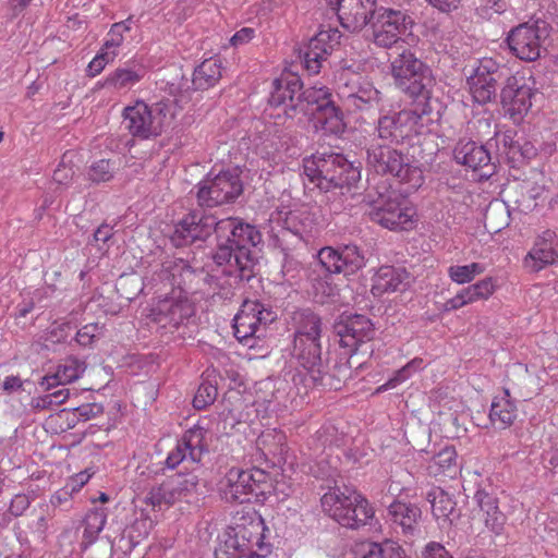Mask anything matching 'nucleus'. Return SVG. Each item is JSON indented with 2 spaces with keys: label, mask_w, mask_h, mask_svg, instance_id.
I'll return each instance as SVG.
<instances>
[{
  "label": "nucleus",
  "mask_w": 558,
  "mask_h": 558,
  "mask_svg": "<svg viewBox=\"0 0 558 558\" xmlns=\"http://www.w3.org/2000/svg\"><path fill=\"white\" fill-rule=\"evenodd\" d=\"M213 232L219 240L215 263L225 267L226 275L250 280L257 263L251 248L263 243V235L255 226L235 217L217 220L215 216L195 209L175 223L170 240L177 247L186 246L205 241Z\"/></svg>",
  "instance_id": "obj_1"
},
{
  "label": "nucleus",
  "mask_w": 558,
  "mask_h": 558,
  "mask_svg": "<svg viewBox=\"0 0 558 558\" xmlns=\"http://www.w3.org/2000/svg\"><path fill=\"white\" fill-rule=\"evenodd\" d=\"M323 510L340 525L359 529L373 518L374 511L368 501L354 488L332 487L322 498Z\"/></svg>",
  "instance_id": "obj_2"
},
{
  "label": "nucleus",
  "mask_w": 558,
  "mask_h": 558,
  "mask_svg": "<svg viewBox=\"0 0 558 558\" xmlns=\"http://www.w3.org/2000/svg\"><path fill=\"white\" fill-rule=\"evenodd\" d=\"M366 154L367 166L376 173L391 174L413 190L423 184L424 177L421 168L411 163L409 158L392 145L371 143Z\"/></svg>",
  "instance_id": "obj_3"
},
{
  "label": "nucleus",
  "mask_w": 558,
  "mask_h": 558,
  "mask_svg": "<svg viewBox=\"0 0 558 558\" xmlns=\"http://www.w3.org/2000/svg\"><path fill=\"white\" fill-rule=\"evenodd\" d=\"M300 95V112L313 116L316 130L333 135L343 133V113L330 99L331 94L327 87L314 85L304 90L302 88Z\"/></svg>",
  "instance_id": "obj_4"
},
{
  "label": "nucleus",
  "mask_w": 558,
  "mask_h": 558,
  "mask_svg": "<svg viewBox=\"0 0 558 558\" xmlns=\"http://www.w3.org/2000/svg\"><path fill=\"white\" fill-rule=\"evenodd\" d=\"M123 117L125 128L133 136L147 140L161 134L173 118V106L170 100H160L151 106L137 101L124 109Z\"/></svg>",
  "instance_id": "obj_5"
},
{
  "label": "nucleus",
  "mask_w": 558,
  "mask_h": 558,
  "mask_svg": "<svg viewBox=\"0 0 558 558\" xmlns=\"http://www.w3.org/2000/svg\"><path fill=\"white\" fill-rule=\"evenodd\" d=\"M396 84L412 97L429 98L435 78L432 70L410 50H403L391 61Z\"/></svg>",
  "instance_id": "obj_6"
},
{
  "label": "nucleus",
  "mask_w": 558,
  "mask_h": 558,
  "mask_svg": "<svg viewBox=\"0 0 558 558\" xmlns=\"http://www.w3.org/2000/svg\"><path fill=\"white\" fill-rule=\"evenodd\" d=\"M270 546L263 541L262 522L238 525L216 548L215 558H266Z\"/></svg>",
  "instance_id": "obj_7"
},
{
  "label": "nucleus",
  "mask_w": 558,
  "mask_h": 558,
  "mask_svg": "<svg viewBox=\"0 0 558 558\" xmlns=\"http://www.w3.org/2000/svg\"><path fill=\"white\" fill-rule=\"evenodd\" d=\"M337 95L349 112L367 111L381 102V93L365 77L351 71L339 74Z\"/></svg>",
  "instance_id": "obj_8"
},
{
  "label": "nucleus",
  "mask_w": 558,
  "mask_h": 558,
  "mask_svg": "<svg viewBox=\"0 0 558 558\" xmlns=\"http://www.w3.org/2000/svg\"><path fill=\"white\" fill-rule=\"evenodd\" d=\"M373 41L381 48H391L411 35L414 21L407 10L380 8L372 16Z\"/></svg>",
  "instance_id": "obj_9"
},
{
  "label": "nucleus",
  "mask_w": 558,
  "mask_h": 558,
  "mask_svg": "<svg viewBox=\"0 0 558 558\" xmlns=\"http://www.w3.org/2000/svg\"><path fill=\"white\" fill-rule=\"evenodd\" d=\"M550 26L543 20L529 21L510 29L507 44L510 51L523 61H535L541 57Z\"/></svg>",
  "instance_id": "obj_10"
},
{
  "label": "nucleus",
  "mask_w": 558,
  "mask_h": 558,
  "mask_svg": "<svg viewBox=\"0 0 558 558\" xmlns=\"http://www.w3.org/2000/svg\"><path fill=\"white\" fill-rule=\"evenodd\" d=\"M268 475L258 468H231L220 483V493L228 502H244L248 495L264 494Z\"/></svg>",
  "instance_id": "obj_11"
},
{
  "label": "nucleus",
  "mask_w": 558,
  "mask_h": 558,
  "mask_svg": "<svg viewBox=\"0 0 558 558\" xmlns=\"http://www.w3.org/2000/svg\"><path fill=\"white\" fill-rule=\"evenodd\" d=\"M242 190V182L235 171H221L198 184L196 198L201 207L213 208L233 202Z\"/></svg>",
  "instance_id": "obj_12"
},
{
  "label": "nucleus",
  "mask_w": 558,
  "mask_h": 558,
  "mask_svg": "<svg viewBox=\"0 0 558 558\" xmlns=\"http://www.w3.org/2000/svg\"><path fill=\"white\" fill-rule=\"evenodd\" d=\"M371 210L368 216L371 220L390 230H407L413 225L414 210L410 207H403L396 197L390 194H379L374 199L371 193L366 196Z\"/></svg>",
  "instance_id": "obj_13"
},
{
  "label": "nucleus",
  "mask_w": 558,
  "mask_h": 558,
  "mask_svg": "<svg viewBox=\"0 0 558 558\" xmlns=\"http://www.w3.org/2000/svg\"><path fill=\"white\" fill-rule=\"evenodd\" d=\"M418 114L412 110H401L393 114H385L378 119L372 143L398 145L403 143L413 132Z\"/></svg>",
  "instance_id": "obj_14"
},
{
  "label": "nucleus",
  "mask_w": 558,
  "mask_h": 558,
  "mask_svg": "<svg viewBox=\"0 0 558 558\" xmlns=\"http://www.w3.org/2000/svg\"><path fill=\"white\" fill-rule=\"evenodd\" d=\"M532 88L523 75H507L500 98L506 112L514 123H520L532 106Z\"/></svg>",
  "instance_id": "obj_15"
},
{
  "label": "nucleus",
  "mask_w": 558,
  "mask_h": 558,
  "mask_svg": "<svg viewBox=\"0 0 558 558\" xmlns=\"http://www.w3.org/2000/svg\"><path fill=\"white\" fill-rule=\"evenodd\" d=\"M320 174L323 175V180H319L318 189L326 192L331 189L350 186L360 179L359 169L353 167V165L340 154L323 156Z\"/></svg>",
  "instance_id": "obj_16"
},
{
  "label": "nucleus",
  "mask_w": 558,
  "mask_h": 558,
  "mask_svg": "<svg viewBox=\"0 0 558 558\" xmlns=\"http://www.w3.org/2000/svg\"><path fill=\"white\" fill-rule=\"evenodd\" d=\"M233 320L235 338L240 342L246 343L258 332L262 325L275 320V314L260 302L247 300L242 304Z\"/></svg>",
  "instance_id": "obj_17"
},
{
  "label": "nucleus",
  "mask_w": 558,
  "mask_h": 558,
  "mask_svg": "<svg viewBox=\"0 0 558 558\" xmlns=\"http://www.w3.org/2000/svg\"><path fill=\"white\" fill-rule=\"evenodd\" d=\"M506 72V69H500L492 59L483 60L469 78L474 100L484 105L494 99L498 82L507 77Z\"/></svg>",
  "instance_id": "obj_18"
},
{
  "label": "nucleus",
  "mask_w": 558,
  "mask_h": 558,
  "mask_svg": "<svg viewBox=\"0 0 558 558\" xmlns=\"http://www.w3.org/2000/svg\"><path fill=\"white\" fill-rule=\"evenodd\" d=\"M318 259L330 274H355L365 265V257L356 245H345L340 250L330 246L318 252Z\"/></svg>",
  "instance_id": "obj_19"
},
{
  "label": "nucleus",
  "mask_w": 558,
  "mask_h": 558,
  "mask_svg": "<svg viewBox=\"0 0 558 558\" xmlns=\"http://www.w3.org/2000/svg\"><path fill=\"white\" fill-rule=\"evenodd\" d=\"M206 433V429L201 426L187 429L178 441L175 448L169 452L166 459L167 466L174 469L186 460L198 463L203 454L208 450L205 441Z\"/></svg>",
  "instance_id": "obj_20"
},
{
  "label": "nucleus",
  "mask_w": 558,
  "mask_h": 558,
  "mask_svg": "<svg viewBox=\"0 0 558 558\" xmlns=\"http://www.w3.org/2000/svg\"><path fill=\"white\" fill-rule=\"evenodd\" d=\"M340 347L348 349V353H356L360 348L371 341L375 336L374 325L363 315L348 317L336 326Z\"/></svg>",
  "instance_id": "obj_21"
},
{
  "label": "nucleus",
  "mask_w": 558,
  "mask_h": 558,
  "mask_svg": "<svg viewBox=\"0 0 558 558\" xmlns=\"http://www.w3.org/2000/svg\"><path fill=\"white\" fill-rule=\"evenodd\" d=\"M340 32L336 28L322 29L311 38L303 53L305 69L311 74H317L322 62L326 60L335 46L340 44Z\"/></svg>",
  "instance_id": "obj_22"
},
{
  "label": "nucleus",
  "mask_w": 558,
  "mask_h": 558,
  "mask_svg": "<svg viewBox=\"0 0 558 558\" xmlns=\"http://www.w3.org/2000/svg\"><path fill=\"white\" fill-rule=\"evenodd\" d=\"M193 314V306L181 296H171L158 301L150 310V318L162 328H178Z\"/></svg>",
  "instance_id": "obj_23"
},
{
  "label": "nucleus",
  "mask_w": 558,
  "mask_h": 558,
  "mask_svg": "<svg viewBox=\"0 0 558 558\" xmlns=\"http://www.w3.org/2000/svg\"><path fill=\"white\" fill-rule=\"evenodd\" d=\"M303 84L300 77L288 75L274 82V90L270 94L268 102L271 107H282L283 113L288 117L300 111L301 89Z\"/></svg>",
  "instance_id": "obj_24"
},
{
  "label": "nucleus",
  "mask_w": 558,
  "mask_h": 558,
  "mask_svg": "<svg viewBox=\"0 0 558 558\" xmlns=\"http://www.w3.org/2000/svg\"><path fill=\"white\" fill-rule=\"evenodd\" d=\"M456 161L473 171H482V178H489L494 172L492 157L485 146L473 141H459L453 150Z\"/></svg>",
  "instance_id": "obj_25"
},
{
  "label": "nucleus",
  "mask_w": 558,
  "mask_h": 558,
  "mask_svg": "<svg viewBox=\"0 0 558 558\" xmlns=\"http://www.w3.org/2000/svg\"><path fill=\"white\" fill-rule=\"evenodd\" d=\"M376 0H344L339 9L338 19L342 27L350 32L361 31L374 16Z\"/></svg>",
  "instance_id": "obj_26"
},
{
  "label": "nucleus",
  "mask_w": 558,
  "mask_h": 558,
  "mask_svg": "<svg viewBox=\"0 0 558 558\" xmlns=\"http://www.w3.org/2000/svg\"><path fill=\"white\" fill-rule=\"evenodd\" d=\"M387 497L383 498V504H387L388 519L391 524L396 530L400 529L404 535H413L422 517L421 509L414 504L399 499L388 502Z\"/></svg>",
  "instance_id": "obj_27"
},
{
  "label": "nucleus",
  "mask_w": 558,
  "mask_h": 558,
  "mask_svg": "<svg viewBox=\"0 0 558 558\" xmlns=\"http://www.w3.org/2000/svg\"><path fill=\"white\" fill-rule=\"evenodd\" d=\"M86 371V363L83 360H78L75 356H69L57 366L53 375H47L43 377L40 386L49 391L54 386L66 385L73 383L82 377Z\"/></svg>",
  "instance_id": "obj_28"
},
{
  "label": "nucleus",
  "mask_w": 558,
  "mask_h": 558,
  "mask_svg": "<svg viewBox=\"0 0 558 558\" xmlns=\"http://www.w3.org/2000/svg\"><path fill=\"white\" fill-rule=\"evenodd\" d=\"M153 280L167 281L171 287L184 290L192 284L196 277L195 271L183 259H168L161 264V268L155 274Z\"/></svg>",
  "instance_id": "obj_29"
},
{
  "label": "nucleus",
  "mask_w": 558,
  "mask_h": 558,
  "mask_svg": "<svg viewBox=\"0 0 558 558\" xmlns=\"http://www.w3.org/2000/svg\"><path fill=\"white\" fill-rule=\"evenodd\" d=\"M409 276L404 269L383 266L373 278L372 293L381 296L385 293L401 291L408 284Z\"/></svg>",
  "instance_id": "obj_30"
},
{
  "label": "nucleus",
  "mask_w": 558,
  "mask_h": 558,
  "mask_svg": "<svg viewBox=\"0 0 558 558\" xmlns=\"http://www.w3.org/2000/svg\"><path fill=\"white\" fill-rule=\"evenodd\" d=\"M293 356L298 363L307 372L308 378L313 371L318 369L324 363L320 339L303 340L294 339Z\"/></svg>",
  "instance_id": "obj_31"
},
{
  "label": "nucleus",
  "mask_w": 558,
  "mask_h": 558,
  "mask_svg": "<svg viewBox=\"0 0 558 558\" xmlns=\"http://www.w3.org/2000/svg\"><path fill=\"white\" fill-rule=\"evenodd\" d=\"M432 511L441 527L450 526L459 518L456 501L440 487H433L427 494Z\"/></svg>",
  "instance_id": "obj_32"
},
{
  "label": "nucleus",
  "mask_w": 558,
  "mask_h": 558,
  "mask_svg": "<svg viewBox=\"0 0 558 558\" xmlns=\"http://www.w3.org/2000/svg\"><path fill=\"white\" fill-rule=\"evenodd\" d=\"M350 367L347 364H335L330 371L326 364L313 371L308 378L313 385L328 390H340L350 376Z\"/></svg>",
  "instance_id": "obj_33"
},
{
  "label": "nucleus",
  "mask_w": 558,
  "mask_h": 558,
  "mask_svg": "<svg viewBox=\"0 0 558 558\" xmlns=\"http://www.w3.org/2000/svg\"><path fill=\"white\" fill-rule=\"evenodd\" d=\"M350 367L347 364H335L330 371L326 364L313 371L308 378L313 385L328 390H340L350 376Z\"/></svg>",
  "instance_id": "obj_34"
},
{
  "label": "nucleus",
  "mask_w": 558,
  "mask_h": 558,
  "mask_svg": "<svg viewBox=\"0 0 558 558\" xmlns=\"http://www.w3.org/2000/svg\"><path fill=\"white\" fill-rule=\"evenodd\" d=\"M476 497L480 506V519L490 532L499 535L504 530L506 515L499 510L497 499L481 492Z\"/></svg>",
  "instance_id": "obj_35"
},
{
  "label": "nucleus",
  "mask_w": 558,
  "mask_h": 558,
  "mask_svg": "<svg viewBox=\"0 0 558 558\" xmlns=\"http://www.w3.org/2000/svg\"><path fill=\"white\" fill-rule=\"evenodd\" d=\"M293 323L295 328L294 339L302 338L306 341L308 339H322V318L311 310L295 312L293 315Z\"/></svg>",
  "instance_id": "obj_36"
},
{
  "label": "nucleus",
  "mask_w": 558,
  "mask_h": 558,
  "mask_svg": "<svg viewBox=\"0 0 558 558\" xmlns=\"http://www.w3.org/2000/svg\"><path fill=\"white\" fill-rule=\"evenodd\" d=\"M489 418L493 425L498 428H506L513 424L517 418V407L510 399L508 389L504 390L502 396L495 397L490 407Z\"/></svg>",
  "instance_id": "obj_37"
},
{
  "label": "nucleus",
  "mask_w": 558,
  "mask_h": 558,
  "mask_svg": "<svg viewBox=\"0 0 558 558\" xmlns=\"http://www.w3.org/2000/svg\"><path fill=\"white\" fill-rule=\"evenodd\" d=\"M144 76L142 68H118L107 75L104 82L99 83L101 87L112 90H129L136 85Z\"/></svg>",
  "instance_id": "obj_38"
},
{
  "label": "nucleus",
  "mask_w": 558,
  "mask_h": 558,
  "mask_svg": "<svg viewBox=\"0 0 558 558\" xmlns=\"http://www.w3.org/2000/svg\"><path fill=\"white\" fill-rule=\"evenodd\" d=\"M355 558H407V555L403 548L393 542H367L357 546Z\"/></svg>",
  "instance_id": "obj_39"
},
{
  "label": "nucleus",
  "mask_w": 558,
  "mask_h": 558,
  "mask_svg": "<svg viewBox=\"0 0 558 558\" xmlns=\"http://www.w3.org/2000/svg\"><path fill=\"white\" fill-rule=\"evenodd\" d=\"M221 77V65L218 60L209 59L202 62L194 71L193 84L197 89L214 86Z\"/></svg>",
  "instance_id": "obj_40"
},
{
  "label": "nucleus",
  "mask_w": 558,
  "mask_h": 558,
  "mask_svg": "<svg viewBox=\"0 0 558 558\" xmlns=\"http://www.w3.org/2000/svg\"><path fill=\"white\" fill-rule=\"evenodd\" d=\"M313 220L306 211H290L284 219L282 239L295 235L303 241L312 230Z\"/></svg>",
  "instance_id": "obj_41"
},
{
  "label": "nucleus",
  "mask_w": 558,
  "mask_h": 558,
  "mask_svg": "<svg viewBox=\"0 0 558 558\" xmlns=\"http://www.w3.org/2000/svg\"><path fill=\"white\" fill-rule=\"evenodd\" d=\"M558 259V247L548 243H535L525 258V264L533 271H538Z\"/></svg>",
  "instance_id": "obj_42"
},
{
  "label": "nucleus",
  "mask_w": 558,
  "mask_h": 558,
  "mask_svg": "<svg viewBox=\"0 0 558 558\" xmlns=\"http://www.w3.org/2000/svg\"><path fill=\"white\" fill-rule=\"evenodd\" d=\"M131 23L132 17H129L124 21L112 24L100 50L104 52H112L113 59H116L119 54V48L125 39L124 34L131 31Z\"/></svg>",
  "instance_id": "obj_43"
},
{
  "label": "nucleus",
  "mask_w": 558,
  "mask_h": 558,
  "mask_svg": "<svg viewBox=\"0 0 558 558\" xmlns=\"http://www.w3.org/2000/svg\"><path fill=\"white\" fill-rule=\"evenodd\" d=\"M457 452L453 447H446L440 450L432 460L429 471L434 475L452 476L457 470Z\"/></svg>",
  "instance_id": "obj_44"
},
{
  "label": "nucleus",
  "mask_w": 558,
  "mask_h": 558,
  "mask_svg": "<svg viewBox=\"0 0 558 558\" xmlns=\"http://www.w3.org/2000/svg\"><path fill=\"white\" fill-rule=\"evenodd\" d=\"M177 496L171 481L163 482L157 487H153L146 496V502L153 508L169 507L177 502Z\"/></svg>",
  "instance_id": "obj_45"
},
{
  "label": "nucleus",
  "mask_w": 558,
  "mask_h": 558,
  "mask_svg": "<svg viewBox=\"0 0 558 558\" xmlns=\"http://www.w3.org/2000/svg\"><path fill=\"white\" fill-rule=\"evenodd\" d=\"M83 524V542L86 545H90L97 539L98 534L102 531L106 524V514L102 510L90 511L85 515Z\"/></svg>",
  "instance_id": "obj_46"
},
{
  "label": "nucleus",
  "mask_w": 558,
  "mask_h": 558,
  "mask_svg": "<svg viewBox=\"0 0 558 558\" xmlns=\"http://www.w3.org/2000/svg\"><path fill=\"white\" fill-rule=\"evenodd\" d=\"M178 501L197 493L199 478L195 473L177 474L171 480Z\"/></svg>",
  "instance_id": "obj_47"
},
{
  "label": "nucleus",
  "mask_w": 558,
  "mask_h": 558,
  "mask_svg": "<svg viewBox=\"0 0 558 558\" xmlns=\"http://www.w3.org/2000/svg\"><path fill=\"white\" fill-rule=\"evenodd\" d=\"M485 271L484 265L471 263L469 265H453L448 268L449 278L458 283L464 284L471 282L476 276Z\"/></svg>",
  "instance_id": "obj_48"
},
{
  "label": "nucleus",
  "mask_w": 558,
  "mask_h": 558,
  "mask_svg": "<svg viewBox=\"0 0 558 558\" xmlns=\"http://www.w3.org/2000/svg\"><path fill=\"white\" fill-rule=\"evenodd\" d=\"M70 397L68 388H61L44 396L33 399V407L37 410L54 409L56 407L64 403Z\"/></svg>",
  "instance_id": "obj_49"
},
{
  "label": "nucleus",
  "mask_w": 558,
  "mask_h": 558,
  "mask_svg": "<svg viewBox=\"0 0 558 558\" xmlns=\"http://www.w3.org/2000/svg\"><path fill=\"white\" fill-rule=\"evenodd\" d=\"M218 395L217 387L209 381H203L193 399L195 409L202 410L215 402Z\"/></svg>",
  "instance_id": "obj_50"
},
{
  "label": "nucleus",
  "mask_w": 558,
  "mask_h": 558,
  "mask_svg": "<svg viewBox=\"0 0 558 558\" xmlns=\"http://www.w3.org/2000/svg\"><path fill=\"white\" fill-rule=\"evenodd\" d=\"M480 301L473 284L464 288L446 302L447 310H458L464 305Z\"/></svg>",
  "instance_id": "obj_51"
},
{
  "label": "nucleus",
  "mask_w": 558,
  "mask_h": 558,
  "mask_svg": "<svg viewBox=\"0 0 558 558\" xmlns=\"http://www.w3.org/2000/svg\"><path fill=\"white\" fill-rule=\"evenodd\" d=\"M102 333V326L92 323L83 326L76 331L75 340L81 347H88L94 343Z\"/></svg>",
  "instance_id": "obj_52"
},
{
  "label": "nucleus",
  "mask_w": 558,
  "mask_h": 558,
  "mask_svg": "<svg viewBox=\"0 0 558 558\" xmlns=\"http://www.w3.org/2000/svg\"><path fill=\"white\" fill-rule=\"evenodd\" d=\"M88 175L94 182H107L113 177V167L109 160H98L92 165Z\"/></svg>",
  "instance_id": "obj_53"
},
{
  "label": "nucleus",
  "mask_w": 558,
  "mask_h": 558,
  "mask_svg": "<svg viewBox=\"0 0 558 558\" xmlns=\"http://www.w3.org/2000/svg\"><path fill=\"white\" fill-rule=\"evenodd\" d=\"M73 329L70 323H56L48 329L46 340L52 343L63 342L71 336Z\"/></svg>",
  "instance_id": "obj_54"
},
{
  "label": "nucleus",
  "mask_w": 558,
  "mask_h": 558,
  "mask_svg": "<svg viewBox=\"0 0 558 558\" xmlns=\"http://www.w3.org/2000/svg\"><path fill=\"white\" fill-rule=\"evenodd\" d=\"M323 166V156H313L312 158L304 160V174L308 178V180L316 184L318 187L319 180H323V175L320 174V169Z\"/></svg>",
  "instance_id": "obj_55"
},
{
  "label": "nucleus",
  "mask_w": 558,
  "mask_h": 558,
  "mask_svg": "<svg viewBox=\"0 0 558 558\" xmlns=\"http://www.w3.org/2000/svg\"><path fill=\"white\" fill-rule=\"evenodd\" d=\"M113 60L114 59L112 52H104L102 50H99V52L95 56V58L89 62L87 66L88 75H98L105 69V66Z\"/></svg>",
  "instance_id": "obj_56"
},
{
  "label": "nucleus",
  "mask_w": 558,
  "mask_h": 558,
  "mask_svg": "<svg viewBox=\"0 0 558 558\" xmlns=\"http://www.w3.org/2000/svg\"><path fill=\"white\" fill-rule=\"evenodd\" d=\"M480 7L478 11L482 15L490 16L493 13L501 14L507 10V1L506 0H478Z\"/></svg>",
  "instance_id": "obj_57"
},
{
  "label": "nucleus",
  "mask_w": 558,
  "mask_h": 558,
  "mask_svg": "<svg viewBox=\"0 0 558 558\" xmlns=\"http://www.w3.org/2000/svg\"><path fill=\"white\" fill-rule=\"evenodd\" d=\"M415 364H416L415 361H412V362L408 363L405 366L400 368L392 378H390L386 384L380 386L377 389V391H384V390H387V389H390V388H395L399 384H401L402 381L408 379L410 377V375H411V369L414 367Z\"/></svg>",
  "instance_id": "obj_58"
},
{
  "label": "nucleus",
  "mask_w": 558,
  "mask_h": 558,
  "mask_svg": "<svg viewBox=\"0 0 558 558\" xmlns=\"http://www.w3.org/2000/svg\"><path fill=\"white\" fill-rule=\"evenodd\" d=\"M133 529L134 526L123 531L121 536L112 542V548L121 550L124 554L131 551L132 548L137 544V542L134 541Z\"/></svg>",
  "instance_id": "obj_59"
},
{
  "label": "nucleus",
  "mask_w": 558,
  "mask_h": 558,
  "mask_svg": "<svg viewBox=\"0 0 558 558\" xmlns=\"http://www.w3.org/2000/svg\"><path fill=\"white\" fill-rule=\"evenodd\" d=\"M508 154L511 155L512 158H514L517 154H520L523 158L530 159L536 154V149L527 141H524L523 144L514 142L509 145Z\"/></svg>",
  "instance_id": "obj_60"
},
{
  "label": "nucleus",
  "mask_w": 558,
  "mask_h": 558,
  "mask_svg": "<svg viewBox=\"0 0 558 558\" xmlns=\"http://www.w3.org/2000/svg\"><path fill=\"white\" fill-rule=\"evenodd\" d=\"M480 300H487L495 292V282L492 277L484 278L473 284Z\"/></svg>",
  "instance_id": "obj_61"
},
{
  "label": "nucleus",
  "mask_w": 558,
  "mask_h": 558,
  "mask_svg": "<svg viewBox=\"0 0 558 558\" xmlns=\"http://www.w3.org/2000/svg\"><path fill=\"white\" fill-rule=\"evenodd\" d=\"M31 500L27 495L25 494H17L14 496V498L11 500L9 511L14 515L19 517L22 515L25 510L29 507Z\"/></svg>",
  "instance_id": "obj_62"
},
{
  "label": "nucleus",
  "mask_w": 558,
  "mask_h": 558,
  "mask_svg": "<svg viewBox=\"0 0 558 558\" xmlns=\"http://www.w3.org/2000/svg\"><path fill=\"white\" fill-rule=\"evenodd\" d=\"M423 558H451L446 548L436 542L428 543L423 553Z\"/></svg>",
  "instance_id": "obj_63"
},
{
  "label": "nucleus",
  "mask_w": 558,
  "mask_h": 558,
  "mask_svg": "<svg viewBox=\"0 0 558 558\" xmlns=\"http://www.w3.org/2000/svg\"><path fill=\"white\" fill-rule=\"evenodd\" d=\"M255 36V29L252 27H243L238 31L230 39L232 46L236 47L240 45L247 44Z\"/></svg>",
  "instance_id": "obj_64"
}]
</instances>
